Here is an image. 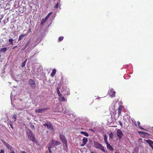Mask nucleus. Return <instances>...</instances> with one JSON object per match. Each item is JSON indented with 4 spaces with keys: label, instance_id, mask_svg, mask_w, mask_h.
I'll list each match as a JSON object with an SVG mask.
<instances>
[{
    "label": "nucleus",
    "instance_id": "f257e3e1",
    "mask_svg": "<svg viewBox=\"0 0 153 153\" xmlns=\"http://www.w3.org/2000/svg\"><path fill=\"white\" fill-rule=\"evenodd\" d=\"M59 139L61 141L62 143L63 146L65 145L66 148H63L64 150L67 152L68 151V143L66 139L65 136L63 134H59Z\"/></svg>",
    "mask_w": 153,
    "mask_h": 153
},
{
    "label": "nucleus",
    "instance_id": "f03ea898",
    "mask_svg": "<svg viewBox=\"0 0 153 153\" xmlns=\"http://www.w3.org/2000/svg\"><path fill=\"white\" fill-rule=\"evenodd\" d=\"M26 133L29 139L33 142L35 141L36 139L30 129H27L26 131Z\"/></svg>",
    "mask_w": 153,
    "mask_h": 153
},
{
    "label": "nucleus",
    "instance_id": "7ed1b4c3",
    "mask_svg": "<svg viewBox=\"0 0 153 153\" xmlns=\"http://www.w3.org/2000/svg\"><path fill=\"white\" fill-rule=\"evenodd\" d=\"M61 143L59 141L52 140L49 143L48 147L53 148L56 146L59 145Z\"/></svg>",
    "mask_w": 153,
    "mask_h": 153
},
{
    "label": "nucleus",
    "instance_id": "20e7f679",
    "mask_svg": "<svg viewBox=\"0 0 153 153\" xmlns=\"http://www.w3.org/2000/svg\"><path fill=\"white\" fill-rule=\"evenodd\" d=\"M94 147L96 148L100 149L104 152L105 153L107 152V151L105 149L104 147L101 144L98 143L94 141Z\"/></svg>",
    "mask_w": 153,
    "mask_h": 153
},
{
    "label": "nucleus",
    "instance_id": "39448f33",
    "mask_svg": "<svg viewBox=\"0 0 153 153\" xmlns=\"http://www.w3.org/2000/svg\"><path fill=\"white\" fill-rule=\"evenodd\" d=\"M29 85L33 88H35L36 87L35 82L31 79H30L28 81Z\"/></svg>",
    "mask_w": 153,
    "mask_h": 153
},
{
    "label": "nucleus",
    "instance_id": "423d86ee",
    "mask_svg": "<svg viewBox=\"0 0 153 153\" xmlns=\"http://www.w3.org/2000/svg\"><path fill=\"white\" fill-rule=\"evenodd\" d=\"M48 109V108H39L37 109H36L35 110V112L36 113H42L43 112L47 110Z\"/></svg>",
    "mask_w": 153,
    "mask_h": 153
},
{
    "label": "nucleus",
    "instance_id": "0eeeda50",
    "mask_svg": "<svg viewBox=\"0 0 153 153\" xmlns=\"http://www.w3.org/2000/svg\"><path fill=\"white\" fill-rule=\"evenodd\" d=\"M51 12L49 13L48 14L47 16L45 18V19L42 20V21L41 22V25H42L43 24L47 21V20L48 19L50 16L51 15Z\"/></svg>",
    "mask_w": 153,
    "mask_h": 153
},
{
    "label": "nucleus",
    "instance_id": "6e6552de",
    "mask_svg": "<svg viewBox=\"0 0 153 153\" xmlns=\"http://www.w3.org/2000/svg\"><path fill=\"white\" fill-rule=\"evenodd\" d=\"M109 94L111 97H115V94L116 93L115 92L113 89H111L110 90L109 92Z\"/></svg>",
    "mask_w": 153,
    "mask_h": 153
},
{
    "label": "nucleus",
    "instance_id": "1a4fd4ad",
    "mask_svg": "<svg viewBox=\"0 0 153 153\" xmlns=\"http://www.w3.org/2000/svg\"><path fill=\"white\" fill-rule=\"evenodd\" d=\"M59 97V100L60 101L64 102L66 101V100L65 99V98L62 96V94H60V95H58Z\"/></svg>",
    "mask_w": 153,
    "mask_h": 153
},
{
    "label": "nucleus",
    "instance_id": "9d476101",
    "mask_svg": "<svg viewBox=\"0 0 153 153\" xmlns=\"http://www.w3.org/2000/svg\"><path fill=\"white\" fill-rule=\"evenodd\" d=\"M88 139L87 138L84 137L82 139V144L80 145V146L82 147L84 146L87 142Z\"/></svg>",
    "mask_w": 153,
    "mask_h": 153
},
{
    "label": "nucleus",
    "instance_id": "9b49d317",
    "mask_svg": "<svg viewBox=\"0 0 153 153\" xmlns=\"http://www.w3.org/2000/svg\"><path fill=\"white\" fill-rule=\"evenodd\" d=\"M2 142L7 147V149L11 150L12 148V147L11 146H10V145H9L6 142L4 141H2Z\"/></svg>",
    "mask_w": 153,
    "mask_h": 153
},
{
    "label": "nucleus",
    "instance_id": "f8f14e48",
    "mask_svg": "<svg viewBox=\"0 0 153 153\" xmlns=\"http://www.w3.org/2000/svg\"><path fill=\"white\" fill-rule=\"evenodd\" d=\"M117 136L120 139H121L123 135V133L122 131L121 130H118L117 131Z\"/></svg>",
    "mask_w": 153,
    "mask_h": 153
},
{
    "label": "nucleus",
    "instance_id": "ddd939ff",
    "mask_svg": "<svg viewBox=\"0 0 153 153\" xmlns=\"http://www.w3.org/2000/svg\"><path fill=\"white\" fill-rule=\"evenodd\" d=\"M47 128L49 130H50L52 131H54L53 127L51 124L50 122H49V124H48Z\"/></svg>",
    "mask_w": 153,
    "mask_h": 153
},
{
    "label": "nucleus",
    "instance_id": "4468645a",
    "mask_svg": "<svg viewBox=\"0 0 153 153\" xmlns=\"http://www.w3.org/2000/svg\"><path fill=\"white\" fill-rule=\"evenodd\" d=\"M106 147L108 149L112 151L114 150V148L110 145V144L108 143H106Z\"/></svg>",
    "mask_w": 153,
    "mask_h": 153
},
{
    "label": "nucleus",
    "instance_id": "2eb2a0df",
    "mask_svg": "<svg viewBox=\"0 0 153 153\" xmlns=\"http://www.w3.org/2000/svg\"><path fill=\"white\" fill-rule=\"evenodd\" d=\"M146 142L149 144L151 147H152L153 145V141L150 140H146Z\"/></svg>",
    "mask_w": 153,
    "mask_h": 153
},
{
    "label": "nucleus",
    "instance_id": "dca6fc26",
    "mask_svg": "<svg viewBox=\"0 0 153 153\" xmlns=\"http://www.w3.org/2000/svg\"><path fill=\"white\" fill-rule=\"evenodd\" d=\"M26 35V34L21 35L19 36L18 39V41H19L22 39L24 38V37Z\"/></svg>",
    "mask_w": 153,
    "mask_h": 153
},
{
    "label": "nucleus",
    "instance_id": "f3484780",
    "mask_svg": "<svg viewBox=\"0 0 153 153\" xmlns=\"http://www.w3.org/2000/svg\"><path fill=\"white\" fill-rule=\"evenodd\" d=\"M56 69H53V70L52 72L51 73V76L52 77H53L54 76L55 74L56 73Z\"/></svg>",
    "mask_w": 153,
    "mask_h": 153
},
{
    "label": "nucleus",
    "instance_id": "a211bd4d",
    "mask_svg": "<svg viewBox=\"0 0 153 153\" xmlns=\"http://www.w3.org/2000/svg\"><path fill=\"white\" fill-rule=\"evenodd\" d=\"M7 48H1L0 50V52H3L4 53L7 50Z\"/></svg>",
    "mask_w": 153,
    "mask_h": 153
},
{
    "label": "nucleus",
    "instance_id": "6ab92c4d",
    "mask_svg": "<svg viewBox=\"0 0 153 153\" xmlns=\"http://www.w3.org/2000/svg\"><path fill=\"white\" fill-rule=\"evenodd\" d=\"M80 133L84 135L86 137H88L89 136V134L88 133H87L86 132H84V131H81Z\"/></svg>",
    "mask_w": 153,
    "mask_h": 153
},
{
    "label": "nucleus",
    "instance_id": "aec40b11",
    "mask_svg": "<svg viewBox=\"0 0 153 153\" xmlns=\"http://www.w3.org/2000/svg\"><path fill=\"white\" fill-rule=\"evenodd\" d=\"M13 39L12 38H10L9 39V43L11 45H13Z\"/></svg>",
    "mask_w": 153,
    "mask_h": 153
},
{
    "label": "nucleus",
    "instance_id": "412c9836",
    "mask_svg": "<svg viewBox=\"0 0 153 153\" xmlns=\"http://www.w3.org/2000/svg\"><path fill=\"white\" fill-rule=\"evenodd\" d=\"M104 140L105 143H108L107 140V137L106 135L105 134L104 136Z\"/></svg>",
    "mask_w": 153,
    "mask_h": 153
},
{
    "label": "nucleus",
    "instance_id": "4be33fe9",
    "mask_svg": "<svg viewBox=\"0 0 153 153\" xmlns=\"http://www.w3.org/2000/svg\"><path fill=\"white\" fill-rule=\"evenodd\" d=\"M30 43V42L29 40H28L25 44L24 45V46H25V48H27L28 46L29 45Z\"/></svg>",
    "mask_w": 153,
    "mask_h": 153
},
{
    "label": "nucleus",
    "instance_id": "5701e85b",
    "mask_svg": "<svg viewBox=\"0 0 153 153\" xmlns=\"http://www.w3.org/2000/svg\"><path fill=\"white\" fill-rule=\"evenodd\" d=\"M137 124L139 126V127L141 129H144L142 126L140 125V123L139 121L137 122Z\"/></svg>",
    "mask_w": 153,
    "mask_h": 153
},
{
    "label": "nucleus",
    "instance_id": "b1692460",
    "mask_svg": "<svg viewBox=\"0 0 153 153\" xmlns=\"http://www.w3.org/2000/svg\"><path fill=\"white\" fill-rule=\"evenodd\" d=\"M12 118L14 120L15 122L16 121V115L15 114H14Z\"/></svg>",
    "mask_w": 153,
    "mask_h": 153
},
{
    "label": "nucleus",
    "instance_id": "393cba45",
    "mask_svg": "<svg viewBox=\"0 0 153 153\" xmlns=\"http://www.w3.org/2000/svg\"><path fill=\"white\" fill-rule=\"evenodd\" d=\"M131 121H132V122L134 123V126H137V123H136V121L134 120V119H133V120H132Z\"/></svg>",
    "mask_w": 153,
    "mask_h": 153
},
{
    "label": "nucleus",
    "instance_id": "a878e982",
    "mask_svg": "<svg viewBox=\"0 0 153 153\" xmlns=\"http://www.w3.org/2000/svg\"><path fill=\"white\" fill-rule=\"evenodd\" d=\"M59 88L57 87L56 89L57 92L58 94V95H60V94H61L59 91Z\"/></svg>",
    "mask_w": 153,
    "mask_h": 153
},
{
    "label": "nucleus",
    "instance_id": "bb28decb",
    "mask_svg": "<svg viewBox=\"0 0 153 153\" xmlns=\"http://www.w3.org/2000/svg\"><path fill=\"white\" fill-rule=\"evenodd\" d=\"M64 37L62 36L59 37L58 38V41L59 42L62 41Z\"/></svg>",
    "mask_w": 153,
    "mask_h": 153
},
{
    "label": "nucleus",
    "instance_id": "cd10ccee",
    "mask_svg": "<svg viewBox=\"0 0 153 153\" xmlns=\"http://www.w3.org/2000/svg\"><path fill=\"white\" fill-rule=\"evenodd\" d=\"M27 59H26V60H25V61H24L22 64V67H24L25 65V64H26V61L27 60Z\"/></svg>",
    "mask_w": 153,
    "mask_h": 153
},
{
    "label": "nucleus",
    "instance_id": "c85d7f7f",
    "mask_svg": "<svg viewBox=\"0 0 153 153\" xmlns=\"http://www.w3.org/2000/svg\"><path fill=\"white\" fill-rule=\"evenodd\" d=\"M109 137L111 138H113V133L112 132L111 133L109 134Z\"/></svg>",
    "mask_w": 153,
    "mask_h": 153
},
{
    "label": "nucleus",
    "instance_id": "c756f323",
    "mask_svg": "<svg viewBox=\"0 0 153 153\" xmlns=\"http://www.w3.org/2000/svg\"><path fill=\"white\" fill-rule=\"evenodd\" d=\"M51 148H52L48 146V150H49V152L50 153H51L52 152L51 150Z\"/></svg>",
    "mask_w": 153,
    "mask_h": 153
},
{
    "label": "nucleus",
    "instance_id": "7c9ffc66",
    "mask_svg": "<svg viewBox=\"0 0 153 153\" xmlns=\"http://www.w3.org/2000/svg\"><path fill=\"white\" fill-rule=\"evenodd\" d=\"M59 3L57 2L56 5L54 6L55 8H57L59 6Z\"/></svg>",
    "mask_w": 153,
    "mask_h": 153
},
{
    "label": "nucleus",
    "instance_id": "2f4dec72",
    "mask_svg": "<svg viewBox=\"0 0 153 153\" xmlns=\"http://www.w3.org/2000/svg\"><path fill=\"white\" fill-rule=\"evenodd\" d=\"M48 124H49V122L47 123H45L43 124V125L45 126H47V127Z\"/></svg>",
    "mask_w": 153,
    "mask_h": 153
},
{
    "label": "nucleus",
    "instance_id": "473e14b6",
    "mask_svg": "<svg viewBox=\"0 0 153 153\" xmlns=\"http://www.w3.org/2000/svg\"><path fill=\"white\" fill-rule=\"evenodd\" d=\"M122 106L120 105L119 107L118 110L122 111Z\"/></svg>",
    "mask_w": 153,
    "mask_h": 153
},
{
    "label": "nucleus",
    "instance_id": "72a5a7b5",
    "mask_svg": "<svg viewBox=\"0 0 153 153\" xmlns=\"http://www.w3.org/2000/svg\"><path fill=\"white\" fill-rule=\"evenodd\" d=\"M121 111H122L118 110V115L119 116L121 114Z\"/></svg>",
    "mask_w": 153,
    "mask_h": 153
},
{
    "label": "nucleus",
    "instance_id": "f704fd0d",
    "mask_svg": "<svg viewBox=\"0 0 153 153\" xmlns=\"http://www.w3.org/2000/svg\"><path fill=\"white\" fill-rule=\"evenodd\" d=\"M119 123L120 126H123L122 123L120 121H119Z\"/></svg>",
    "mask_w": 153,
    "mask_h": 153
},
{
    "label": "nucleus",
    "instance_id": "c9c22d12",
    "mask_svg": "<svg viewBox=\"0 0 153 153\" xmlns=\"http://www.w3.org/2000/svg\"><path fill=\"white\" fill-rule=\"evenodd\" d=\"M4 151L3 149H1L0 153H4Z\"/></svg>",
    "mask_w": 153,
    "mask_h": 153
},
{
    "label": "nucleus",
    "instance_id": "e433bc0d",
    "mask_svg": "<svg viewBox=\"0 0 153 153\" xmlns=\"http://www.w3.org/2000/svg\"><path fill=\"white\" fill-rule=\"evenodd\" d=\"M70 94V93L68 91L67 93V94H65V95H66L67 96H68Z\"/></svg>",
    "mask_w": 153,
    "mask_h": 153
},
{
    "label": "nucleus",
    "instance_id": "4c0bfd02",
    "mask_svg": "<svg viewBox=\"0 0 153 153\" xmlns=\"http://www.w3.org/2000/svg\"><path fill=\"white\" fill-rule=\"evenodd\" d=\"M26 48H25V46H24V47H23L22 48V50H25Z\"/></svg>",
    "mask_w": 153,
    "mask_h": 153
},
{
    "label": "nucleus",
    "instance_id": "58836bf2",
    "mask_svg": "<svg viewBox=\"0 0 153 153\" xmlns=\"http://www.w3.org/2000/svg\"><path fill=\"white\" fill-rule=\"evenodd\" d=\"M10 153H15V152L13 150H12L10 152Z\"/></svg>",
    "mask_w": 153,
    "mask_h": 153
},
{
    "label": "nucleus",
    "instance_id": "ea45409f",
    "mask_svg": "<svg viewBox=\"0 0 153 153\" xmlns=\"http://www.w3.org/2000/svg\"><path fill=\"white\" fill-rule=\"evenodd\" d=\"M17 47V46H14L13 48V49H14L16 48Z\"/></svg>",
    "mask_w": 153,
    "mask_h": 153
},
{
    "label": "nucleus",
    "instance_id": "a19ab883",
    "mask_svg": "<svg viewBox=\"0 0 153 153\" xmlns=\"http://www.w3.org/2000/svg\"><path fill=\"white\" fill-rule=\"evenodd\" d=\"M142 139L141 138H139V141H140L141 140H142Z\"/></svg>",
    "mask_w": 153,
    "mask_h": 153
},
{
    "label": "nucleus",
    "instance_id": "79ce46f5",
    "mask_svg": "<svg viewBox=\"0 0 153 153\" xmlns=\"http://www.w3.org/2000/svg\"><path fill=\"white\" fill-rule=\"evenodd\" d=\"M10 126H11V128L12 129H13V126H12L11 124H10Z\"/></svg>",
    "mask_w": 153,
    "mask_h": 153
},
{
    "label": "nucleus",
    "instance_id": "37998d69",
    "mask_svg": "<svg viewBox=\"0 0 153 153\" xmlns=\"http://www.w3.org/2000/svg\"><path fill=\"white\" fill-rule=\"evenodd\" d=\"M151 147L152 148V149L153 150V146H152V147Z\"/></svg>",
    "mask_w": 153,
    "mask_h": 153
},
{
    "label": "nucleus",
    "instance_id": "c03bdc74",
    "mask_svg": "<svg viewBox=\"0 0 153 153\" xmlns=\"http://www.w3.org/2000/svg\"><path fill=\"white\" fill-rule=\"evenodd\" d=\"M32 127H33V128H34V126H33Z\"/></svg>",
    "mask_w": 153,
    "mask_h": 153
},
{
    "label": "nucleus",
    "instance_id": "a18cd8bd",
    "mask_svg": "<svg viewBox=\"0 0 153 153\" xmlns=\"http://www.w3.org/2000/svg\"><path fill=\"white\" fill-rule=\"evenodd\" d=\"M33 56H31L30 57V58L32 57Z\"/></svg>",
    "mask_w": 153,
    "mask_h": 153
},
{
    "label": "nucleus",
    "instance_id": "49530a36",
    "mask_svg": "<svg viewBox=\"0 0 153 153\" xmlns=\"http://www.w3.org/2000/svg\"><path fill=\"white\" fill-rule=\"evenodd\" d=\"M0 22H1V21H0Z\"/></svg>",
    "mask_w": 153,
    "mask_h": 153
},
{
    "label": "nucleus",
    "instance_id": "de8ad7c7",
    "mask_svg": "<svg viewBox=\"0 0 153 153\" xmlns=\"http://www.w3.org/2000/svg\"><path fill=\"white\" fill-rule=\"evenodd\" d=\"M0 22H1V21H0Z\"/></svg>",
    "mask_w": 153,
    "mask_h": 153
},
{
    "label": "nucleus",
    "instance_id": "09e8293b",
    "mask_svg": "<svg viewBox=\"0 0 153 153\" xmlns=\"http://www.w3.org/2000/svg\"><path fill=\"white\" fill-rule=\"evenodd\" d=\"M0 22H1V21H0Z\"/></svg>",
    "mask_w": 153,
    "mask_h": 153
}]
</instances>
